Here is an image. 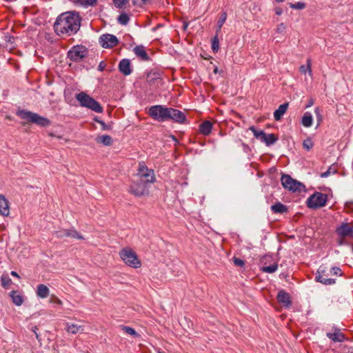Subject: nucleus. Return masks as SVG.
I'll return each instance as SVG.
<instances>
[{"mask_svg": "<svg viewBox=\"0 0 353 353\" xmlns=\"http://www.w3.org/2000/svg\"><path fill=\"white\" fill-rule=\"evenodd\" d=\"M81 17L74 12L61 14L54 24L55 32L59 36H71L76 34L81 27Z\"/></svg>", "mask_w": 353, "mask_h": 353, "instance_id": "f257e3e1", "label": "nucleus"}, {"mask_svg": "<svg viewBox=\"0 0 353 353\" xmlns=\"http://www.w3.org/2000/svg\"><path fill=\"white\" fill-rule=\"evenodd\" d=\"M148 114L158 121L172 120L174 122L182 123L186 120V117L183 112L161 105L150 107L148 110Z\"/></svg>", "mask_w": 353, "mask_h": 353, "instance_id": "f03ea898", "label": "nucleus"}, {"mask_svg": "<svg viewBox=\"0 0 353 353\" xmlns=\"http://www.w3.org/2000/svg\"><path fill=\"white\" fill-rule=\"evenodd\" d=\"M342 274V270L339 267L335 266L329 269L325 265H322L317 270L315 280L323 285H332L336 283V279L331 276H341Z\"/></svg>", "mask_w": 353, "mask_h": 353, "instance_id": "7ed1b4c3", "label": "nucleus"}, {"mask_svg": "<svg viewBox=\"0 0 353 353\" xmlns=\"http://www.w3.org/2000/svg\"><path fill=\"white\" fill-rule=\"evenodd\" d=\"M17 115L22 119H26L41 127H46L51 124L48 119L28 110H20L17 111Z\"/></svg>", "mask_w": 353, "mask_h": 353, "instance_id": "20e7f679", "label": "nucleus"}, {"mask_svg": "<svg viewBox=\"0 0 353 353\" xmlns=\"http://www.w3.org/2000/svg\"><path fill=\"white\" fill-rule=\"evenodd\" d=\"M77 100L82 107H85L97 113L103 112L102 106L92 97L86 93L81 92L76 95Z\"/></svg>", "mask_w": 353, "mask_h": 353, "instance_id": "39448f33", "label": "nucleus"}, {"mask_svg": "<svg viewBox=\"0 0 353 353\" xmlns=\"http://www.w3.org/2000/svg\"><path fill=\"white\" fill-rule=\"evenodd\" d=\"M119 256L123 261L130 267L139 268L141 266V263L137 254L131 248H123L120 251Z\"/></svg>", "mask_w": 353, "mask_h": 353, "instance_id": "423d86ee", "label": "nucleus"}, {"mask_svg": "<svg viewBox=\"0 0 353 353\" xmlns=\"http://www.w3.org/2000/svg\"><path fill=\"white\" fill-rule=\"evenodd\" d=\"M137 177L148 185L155 181V176L153 170L149 169L145 165L144 162L139 163Z\"/></svg>", "mask_w": 353, "mask_h": 353, "instance_id": "0eeeda50", "label": "nucleus"}, {"mask_svg": "<svg viewBox=\"0 0 353 353\" xmlns=\"http://www.w3.org/2000/svg\"><path fill=\"white\" fill-rule=\"evenodd\" d=\"M281 184L284 188L288 189L292 192H301L304 190L305 185L301 182L292 179L290 175L284 174L281 179Z\"/></svg>", "mask_w": 353, "mask_h": 353, "instance_id": "6e6552de", "label": "nucleus"}, {"mask_svg": "<svg viewBox=\"0 0 353 353\" xmlns=\"http://www.w3.org/2000/svg\"><path fill=\"white\" fill-rule=\"evenodd\" d=\"M327 201V196L321 192H315L307 200V205L312 209L323 207Z\"/></svg>", "mask_w": 353, "mask_h": 353, "instance_id": "1a4fd4ad", "label": "nucleus"}, {"mask_svg": "<svg viewBox=\"0 0 353 353\" xmlns=\"http://www.w3.org/2000/svg\"><path fill=\"white\" fill-rule=\"evenodd\" d=\"M148 184L137 178L130 186V192L136 196H142L148 192Z\"/></svg>", "mask_w": 353, "mask_h": 353, "instance_id": "9d476101", "label": "nucleus"}, {"mask_svg": "<svg viewBox=\"0 0 353 353\" xmlns=\"http://www.w3.org/2000/svg\"><path fill=\"white\" fill-rule=\"evenodd\" d=\"M250 130L256 139L265 143L267 145L274 144L278 139L274 134H265L263 130H257L254 127H250Z\"/></svg>", "mask_w": 353, "mask_h": 353, "instance_id": "9b49d317", "label": "nucleus"}, {"mask_svg": "<svg viewBox=\"0 0 353 353\" xmlns=\"http://www.w3.org/2000/svg\"><path fill=\"white\" fill-rule=\"evenodd\" d=\"M87 54L86 48L81 45L73 46L68 52V57L72 61H79Z\"/></svg>", "mask_w": 353, "mask_h": 353, "instance_id": "f8f14e48", "label": "nucleus"}, {"mask_svg": "<svg viewBox=\"0 0 353 353\" xmlns=\"http://www.w3.org/2000/svg\"><path fill=\"white\" fill-rule=\"evenodd\" d=\"M336 232L341 238H353V225L350 223H343L337 227Z\"/></svg>", "mask_w": 353, "mask_h": 353, "instance_id": "ddd939ff", "label": "nucleus"}, {"mask_svg": "<svg viewBox=\"0 0 353 353\" xmlns=\"http://www.w3.org/2000/svg\"><path fill=\"white\" fill-rule=\"evenodd\" d=\"M101 46L104 48H110L116 46L119 40L116 36L110 34H103L99 40Z\"/></svg>", "mask_w": 353, "mask_h": 353, "instance_id": "4468645a", "label": "nucleus"}, {"mask_svg": "<svg viewBox=\"0 0 353 353\" xmlns=\"http://www.w3.org/2000/svg\"><path fill=\"white\" fill-rule=\"evenodd\" d=\"M57 236L59 238H63L64 236L72 237L77 239H83L82 235H81L77 230L74 229L63 230L62 231L57 232Z\"/></svg>", "mask_w": 353, "mask_h": 353, "instance_id": "2eb2a0df", "label": "nucleus"}, {"mask_svg": "<svg viewBox=\"0 0 353 353\" xmlns=\"http://www.w3.org/2000/svg\"><path fill=\"white\" fill-rule=\"evenodd\" d=\"M0 214L3 216H8L10 214L9 202L2 194H0Z\"/></svg>", "mask_w": 353, "mask_h": 353, "instance_id": "dca6fc26", "label": "nucleus"}, {"mask_svg": "<svg viewBox=\"0 0 353 353\" xmlns=\"http://www.w3.org/2000/svg\"><path fill=\"white\" fill-rule=\"evenodd\" d=\"M119 68L121 73L124 75H129L132 72L130 61L129 59H123L119 64Z\"/></svg>", "mask_w": 353, "mask_h": 353, "instance_id": "f3484780", "label": "nucleus"}, {"mask_svg": "<svg viewBox=\"0 0 353 353\" xmlns=\"http://www.w3.org/2000/svg\"><path fill=\"white\" fill-rule=\"evenodd\" d=\"M277 300L279 303L286 306L291 305V301L289 294L284 290H281L277 294Z\"/></svg>", "mask_w": 353, "mask_h": 353, "instance_id": "a211bd4d", "label": "nucleus"}, {"mask_svg": "<svg viewBox=\"0 0 353 353\" xmlns=\"http://www.w3.org/2000/svg\"><path fill=\"white\" fill-rule=\"evenodd\" d=\"M134 54L143 61H148L149 56L148 55L145 47L143 46H136L133 50Z\"/></svg>", "mask_w": 353, "mask_h": 353, "instance_id": "6ab92c4d", "label": "nucleus"}, {"mask_svg": "<svg viewBox=\"0 0 353 353\" xmlns=\"http://www.w3.org/2000/svg\"><path fill=\"white\" fill-rule=\"evenodd\" d=\"M288 103H285L279 106L278 109L274 112V118L276 121H279L283 114L286 112Z\"/></svg>", "mask_w": 353, "mask_h": 353, "instance_id": "aec40b11", "label": "nucleus"}, {"mask_svg": "<svg viewBox=\"0 0 353 353\" xmlns=\"http://www.w3.org/2000/svg\"><path fill=\"white\" fill-rule=\"evenodd\" d=\"M50 294L49 288L44 284H39L37 285V296L45 299Z\"/></svg>", "mask_w": 353, "mask_h": 353, "instance_id": "412c9836", "label": "nucleus"}, {"mask_svg": "<svg viewBox=\"0 0 353 353\" xmlns=\"http://www.w3.org/2000/svg\"><path fill=\"white\" fill-rule=\"evenodd\" d=\"M327 336L334 342H342L344 340V335L339 331L327 333Z\"/></svg>", "mask_w": 353, "mask_h": 353, "instance_id": "4be33fe9", "label": "nucleus"}, {"mask_svg": "<svg viewBox=\"0 0 353 353\" xmlns=\"http://www.w3.org/2000/svg\"><path fill=\"white\" fill-rule=\"evenodd\" d=\"M65 330L68 332L75 334L78 332L83 331V327L77 324L65 323Z\"/></svg>", "mask_w": 353, "mask_h": 353, "instance_id": "5701e85b", "label": "nucleus"}, {"mask_svg": "<svg viewBox=\"0 0 353 353\" xmlns=\"http://www.w3.org/2000/svg\"><path fill=\"white\" fill-rule=\"evenodd\" d=\"M212 124L209 121H205L200 125V132L203 135H209L211 133Z\"/></svg>", "mask_w": 353, "mask_h": 353, "instance_id": "b1692460", "label": "nucleus"}, {"mask_svg": "<svg viewBox=\"0 0 353 353\" xmlns=\"http://www.w3.org/2000/svg\"><path fill=\"white\" fill-rule=\"evenodd\" d=\"M96 141L99 143H101L104 145L108 146L112 144V139L110 136L104 134V135L98 136L96 138Z\"/></svg>", "mask_w": 353, "mask_h": 353, "instance_id": "393cba45", "label": "nucleus"}, {"mask_svg": "<svg viewBox=\"0 0 353 353\" xmlns=\"http://www.w3.org/2000/svg\"><path fill=\"white\" fill-rule=\"evenodd\" d=\"M312 121L313 118L312 114L309 112H305L302 117V125L306 128H309L312 126Z\"/></svg>", "mask_w": 353, "mask_h": 353, "instance_id": "a878e982", "label": "nucleus"}, {"mask_svg": "<svg viewBox=\"0 0 353 353\" xmlns=\"http://www.w3.org/2000/svg\"><path fill=\"white\" fill-rule=\"evenodd\" d=\"M271 210L274 213L283 214L288 211V208L281 203L278 202L271 206Z\"/></svg>", "mask_w": 353, "mask_h": 353, "instance_id": "bb28decb", "label": "nucleus"}, {"mask_svg": "<svg viewBox=\"0 0 353 353\" xmlns=\"http://www.w3.org/2000/svg\"><path fill=\"white\" fill-rule=\"evenodd\" d=\"M10 296H11L13 303L16 305L19 306L23 303V299L22 296L17 292H15V291L12 292L10 294Z\"/></svg>", "mask_w": 353, "mask_h": 353, "instance_id": "cd10ccee", "label": "nucleus"}, {"mask_svg": "<svg viewBox=\"0 0 353 353\" xmlns=\"http://www.w3.org/2000/svg\"><path fill=\"white\" fill-rule=\"evenodd\" d=\"M299 70L301 73L305 74L307 72L309 73L310 76H312V72L311 68V60L308 59L307 60V65H301Z\"/></svg>", "mask_w": 353, "mask_h": 353, "instance_id": "c85d7f7f", "label": "nucleus"}, {"mask_svg": "<svg viewBox=\"0 0 353 353\" xmlns=\"http://www.w3.org/2000/svg\"><path fill=\"white\" fill-rule=\"evenodd\" d=\"M278 269V265L276 263H274L269 266H263L261 270L263 272L266 273H273L276 272Z\"/></svg>", "mask_w": 353, "mask_h": 353, "instance_id": "c756f323", "label": "nucleus"}, {"mask_svg": "<svg viewBox=\"0 0 353 353\" xmlns=\"http://www.w3.org/2000/svg\"><path fill=\"white\" fill-rule=\"evenodd\" d=\"M121 328L127 334L133 336L135 338L139 336V334L131 327L122 325L121 326Z\"/></svg>", "mask_w": 353, "mask_h": 353, "instance_id": "7c9ffc66", "label": "nucleus"}, {"mask_svg": "<svg viewBox=\"0 0 353 353\" xmlns=\"http://www.w3.org/2000/svg\"><path fill=\"white\" fill-rule=\"evenodd\" d=\"M227 19V14L225 12L222 13L221 17H219L218 21H217V29L216 31V34H219V32L221 31V29L225 22Z\"/></svg>", "mask_w": 353, "mask_h": 353, "instance_id": "2f4dec72", "label": "nucleus"}, {"mask_svg": "<svg viewBox=\"0 0 353 353\" xmlns=\"http://www.w3.org/2000/svg\"><path fill=\"white\" fill-rule=\"evenodd\" d=\"M130 18L125 13L120 14L118 17V22L122 25H127L129 22Z\"/></svg>", "mask_w": 353, "mask_h": 353, "instance_id": "473e14b6", "label": "nucleus"}, {"mask_svg": "<svg viewBox=\"0 0 353 353\" xmlns=\"http://www.w3.org/2000/svg\"><path fill=\"white\" fill-rule=\"evenodd\" d=\"M212 49L214 52H217L219 49V41L218 39V34H216V35L212 40Z\"/></svg>", "mask_w": 353, "mask_h": 353, "instance_id": "72a5a7b5", "label": "nucleus"}, {"mask_svg": "<svg viewBox=\"0 0 353 353\" xmlns=\"http://www.w3.org/2000/svg\"><path fill=\"white\" fill-rule=\"evenodd\" d=\"M303 146L307 151H310L314 146L312 139L307 138L305 139L303 142Z\"/></svg>", "mask_w": 353, "mask_h": 353, "instance_id": "f704fd0d", "label": "nucleus"}, {"mask_svg": "<svg viewBox=\"0 0 353 353\" xmlns=\"http://www.w3.org/2000/svg\"><path fill=\"white\" fill-rule=\"evenodd\" d=\"M288 5L291 8L296 10H303L306 7L305 3L303 2L289 3Z\"/></svg>", "mask_w": 353, "mask_h": 353, "instance_id": "c9c22d12", "label": "nucleus"}, {"mask_svg": "<svg viewBox=\"0 0 353 353\" xmlns=\"http://www.w3.org/2000/svg\"><path fill=\"white\" fill-rule=\"evenodd\" d=\"M76 3L81 6H92L97 2V0H74Z\"/></svg>", "mask_w": 353, "mask_h": 353, "instance_id": "e433bc0d", "label": "nucleus"}, {"mask_svg": "<svg viewBox=\"0 0 353 353\" xmlns=\"http://www.w3.org/2000/svg\"><path fill=\"white\" fill-rule=\"evenodd\" d=\"M314 113H315L316 117L317 119L318 125H319L323 121V116L321 114V110L319 107H316L314 108Z\"/></svg>", "mask_w": 353, "mask_h": 353, "instance_id": "4c0bfd02", "label": "nucleus"}, {"mask_svg": "<svg viewBox=\"0 0 353 353\" xmlns=\"http://www.w3.org/2000/svg\"><path fill=\"white\" fill-rule=\"evenodd\" d=\"M128 1L129 0H113V2L115 4V6L119 8H123L128 3Z\"/></svg>", "mask_w": 353, "mask_h": 353, "instance_id": "58836bf2", "label": "nucleus"}, {"mask_svg": "<svg viewBox=\"0 0 353 353\" xmlns=\"http://www.w3.org/2000/svg\"><path fill=\"white\" fill-rule=\"evenodd\" d=\"M233 261H234V263L236 266L242 267V266L244 265V261L242 259H241L234 258Z\"/></svg>", "mask_w": 353, "mask_h": 353, "instance_id": "ea45409f", "label": "nucleus"}, {"mask_svg": "<svg viewBox=\"0 0 353 353\" xmlns=\"http://www.w3.org/2000/svg\"><path fill=\"white\" fill-rule=\"evenodd\" d=\"M99 123L101 125L103 130H110L111 129L110 125L105 124L103 121H99Z\"/></svg>", "mask_w": 353, "mask_h": 353, "instance_id": "a19ab883", "label": "nucleus"}, {"mask_svg": "<svg viewBox=\"0 0 353 353\" xmlns=\"http://www.w3.org/2000/svg\"><path fill=\"white\" fill-rule=\"evenodd\" d=\"M336 170H333L332 172H331V168H330L326 172L321 173V176L322 178H325L327 177L331 173L334 174Z\"/></svg>", "mask_w": 353, "mask_h": 353, "instance_id": "79ce46f5", "label": "nucleus"}, {"mask_svg": "<svg viewBox=\"0 0 353 353\" xmlns=\"http://www.w3.org/2000/svg\"><path fill=\"white\" fill-rule=\"evenodd\" d=\"M285 28H286V27H285V26L284 25V23H280V24L278 26L276 30H277V32H279V33H283V32H285Z\"/></svg>", "mask_w": 353, "mask_h": 353, "instance_id": "37998d69", "label": "nucleus"}, {"mask_svg": "<svg viewBox=\"0 0 353 353\" xmlns=\"http://www.w3.org/2000/svg\"><path fill=\"white\" fill-rule=\"evenodd\" d=\"M4 38L6 41L10 43H12V40L14 39L12 37L8 35H5Z\"/></svg>", "mask_w": 353, "mask_h": 353, "instance_id": "c03bdc74", "label": "nucleus"}, {"mask_svg": "<svg viewBox=\"0 0 353 353\" xmlns=\"http://www.w3.org/2000/svg\"><path fill=\"white\" fill-rule=\"evenodd\" d=\"M104 68H105V63H104V62L101 61L98 66V69L100 71H103L104 70Z\"/></svg>", "mask_w": 353, "mask_h": 353, "instance_id": "a18cd8bd", "label": "nucleus"}, {"mask_svg": "<svg viewBox=\"0 0 353 353\" xmlns=\"http://www.w3.org/2000/svg\"><path fill=\"white\" fill-rule=\"evenodd\" d=\"M283 12V10L281 8H276L275 9V13L276 15H281Z\"/></svg>", "mask_w": 353, "mask_h": 353, "instance_id": "49530a36", "label": "nucleus"}, {"mask_svg": "<svg viewBox=\"0 0 353 353\" xmlns=\"http://www.w3.org/2000/svg\"><path fill=\"white\" fill-rule=\"evenodd\" d=\"M11 275L13 276H16V277H19V274H17V272H14V271H12L11 272Z\"/></svg>", "mask_w": 353, "mask_h": 353, "instance_id": "de8ad7c7", "label": "nucleus"}, {"mask_svg": "<svg viewBox=\"0 0 353 353\" xmlns=\"http://www.w3.org/2000/svg\"><path fill=\"white\" fill-rule=\"evenodd\" d=\"M218 72V68L217 67H215L214 69V73H217Z\"/></svg>", "mask_w": 353, "mask_h": 353, "instance_id": "09e8293b", "label": "nucleus"}, {"mask_svg": "<svg viewBox=\"0 0 353 353\" xmlns=\"http://www.w3.org/2000/svg\"><path fill=\"white\" fill-rule=\"evenodd\" d=\"M1 281H2V285H6L5 280L3 278L1 279Z\"/></svg>", "mask_w": 353, "mask_h": 353, "instance_id": "8fccbe9b", "label": "nucleus"}, {"mask_svg": "<svg viewBox=\"0 0 353 353\" xmlns=\"http://www.w3.org/2000/svg\"><path fill=\"white\" fill-rule=\"evenodd\" d=\"M312 104H313V101H310V103H309V104L307 105V107H310V106H311Z\"/></svg>", "mask_w": 353, "mask_h": 353, "instance_id": "3c124183", "label": "nucleus"}, {"mask_svg": "<svg viewBox=\"0 0 353 353\" xmlns=\"http://www.w3.org/2000/svg\"><path fill=\"white\" fill-rule=\"evenodd\" d=\"M285 0H276L277 3H281L283 2Z\"/></svg>", "mask_w": 353, "mask_h": 353, "instance_id": "603ef678", "label": "nucleus"}, {"mask_svg": "<svg viewBox=\"0 0 353 353\" xmlns=\"http://www.w3.org/2000/svg\"><path fill=\"white\" fill-rule=\"evenodd\" d=\"M94 120H95L97 123H99V121H100V120H99V119H95Z\"/></svg>", "mask_w": 353, "mask_h": 353, "instance_id": "864d4df0", "label": "nucleus"}, {"mask_svg": "<svg viewBox=\"0 0 353 353\" xmlns=\"http://www.w3.org/2000/svg\"><path fill=\"white\" fill-rule=\"evenodd\" d=\"M58 303H59V304H61V303H61V301L60 300H58Z\"/></svg>", "mask_w": 353, "mask_h": 353, "instance_id": "5fc2aeb1", "label": "nucleus"}, {"mask_svg": "<svg viewBox=\"0 0 353 353\" xmlns=\"http://www.w3.org/2000/svg\"><path fill=\"white\" fill-rule=\"evenodd\" d=\"M158 353H163V352H158Z\"/></svg>", "mask_w": 353, "mask_h": 353, "instance_id": "6e6d98bb", "label": "nucleus"}]
</instances>
